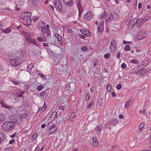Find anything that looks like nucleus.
<instances>
[{"label":"nucleus","mask_w":151,"mask_h":151,"mask_svg":"<svg viewBox=\"0 0 151 151\" xmlns=\"http://www.w3.org/2000/svg\"><path fill=\"white\" fill-rule=\"evenodd\" d=\"M46 92L43 91L40 93V96L42 98H44V96L46 95Z\"/></svg>","instance_id":"e433bc0d"},{"label":"nucleus","mask_w":151,"mask_h":151,"mask_svg":"<svg viewBox=\"0 0 151 151\" xmlns=\"http://www.w3.org/2000/svg\"><path fill=\"white\" fill-rule=\"evenodd\" d=\"M121 67L122 69H124L126 68V65L125 63H123L122 64Z\"/></svg>","instance_id":"6e6d98bb"},{"label":"nucleus","mask_w":151,"mask_h":151,"mask_svg":"<svg viewBox=\"0 0 151 151\" xmlns=\"http://www.w3.org/2000/svg\"><path fill=\"white\" fill-rule=\"evenodd\" d=\"M15 2L17 6H21L24 4V0H15Z\"/></svg>","instance_id":"ddd939ff"},{"label":"nucleus","mask_w":151,"mask_h":151,"mask_svg":"<svg viewBox=\"0 0 151 151\" xmlns=\"http://www.w3.org/2000/svg\"><path fill=\"white\" fill-rule=\"evenodd\" d=\"M13 84L15 85H17L19 83V82L17 81H14L12 82Z\"/></svg>","instance_id":"774afa93"},{"label":"nucleus","mask_w":151,"mask_h":151,"mask_svg":"<svg viewBox=\"0 0 151 151\" xmlns=\"http://www.w3.org/2000/svg\"><path fill=\"white\" fill-rule=\"evenodd\" d=\"M37 136V134H35L33 136H32L33 139H35L36 138Z\"/></svg>","instance_id":"052dcab7"},{"label":"nucleus","mask_w":151,"mask_h":151,"mask_svg":"<svg viewBox=\"0 0 151 151\" xmlns=\"http://www.w3.org/2000/svg\"><path fill=\"white\" fill-rule=\"evenodd\" d=\"M110 50L111 52H114L117 47L116 43L115 41H112L110 44Z\"/></svg>","instance_id":"0eeeda50"},{"label":"nucleus","mask_w":151,"mask_h":151,"mask_svg":"<svg viewBox=\"0 0 151 151\" xmlns=\"http://www.w3.org/2000/svg\"><path fill=\"white\" fill-rule=\"evenodd\" d=\"M26 41L29 40L31 37V33L28 32H27V33L24 36Z\"/></svg>","instance_id":"aec40b11"},{"label":"nucleus","mask_w":151,"mask_h":151,"mask_svg":"<svg viewBox=\"0 0 151 151\" xmlns=\"http://www.w3.org/2000/svg\"><path fill=\"white\" fill-rule=\"evenodd\" d=\"M15 125L14 123L12 121L6 122L2 124V129L4 131L8 132L13 129Z\"/></svg>","instance_id":"f257e3e1"},{"label":"nucleus","mask_w":151,"mask_h":151,"mask_svg":"<svg viewBox=\"0 0 151 151\" xmlns=\"http://www.w3.org/2000/svg\"><path fill=\"white\" fill-rule=\"evenodd\" d=\"M144 125V124L143 123H142L139 126V131L140 132L141 131Z\"/></svg>","instance_id":"ea45409f"},{"label":"nucleus","mask_w":151,"mask_h":151,"mask_svg":"<svg viewBox=\"0 0 151 151\" xmlns=\"http://www.w3.org/2000/svg\"><path fill=\"white\" fill-rule=\"evenodd\" d=\"M42 32L47 36H49L50 34V32L48 29H46L45 27L42 26L41 27Z\"/></svg>","instance_id":"6e6552de"},{"label":"nucleus","mask_w":151,"mask_h":151,"mask_svg":"<svg viewBox=\"0 0 151 151\" xmlns=\"http://www.w3.org/2000/svg\"><path fill=\"white\" fill-rule=\"evenodd\" d=\"M141 18L139 19L138 20H137L136 24L137 27H140L143 24V22L142 21Z\"/></svg>","instance_id":"2eb2a0df"},{"label":"nucleus","mask_w":151,"mask_h":151,"mask_svg":"<svg viewBox=\"0 0 151 151\" xmlns=\"http://www.w3.org/2000/svg\"><path fill=\"white\" fill-rule=\"evenodd\" d=\"M76 88V86L75 84L74 83H72L70 85V90L73 91Z\"/></svg>","instance_id":"7c9ffc66"},{"label":"nucleus","mask_w":151,"mask_h":151,"mask_svg":"<svg viewBox=\"0 0 151 151\" xmlns=\"http://www.w3.org/2000/svg\"><path fill=\"white\" fill-rule=\"evenodd\" d=\"M93 102L91 101L90 103L87 106V107L88 108H90L93 104Z\"/></svg>","instance_id":"4d7b16f0"},{"label":"nucleus","mask_w":151,"mask_h":151,"mask_svg":"<svg viewBox=\"0 0 151 151\" xmlns=\"http://www.w3.org/2000/svg\"><path fill=\"white\" fill-rule=\"evenodd\" d=\"M15 142V140L14 139H11L9 142V143L10 144H12L14 143Z\"/></svg>","instance_id":"0e129e2a"},{"label":"nucleus","mask_w":151,"mask_h":151,"mask_svg":"<svg viewBox=\"0 0 151 151\" xmlns=\"http://www.w3.org/2000/svg\"><path fill=\"white\" fill-rule=\"evenodd\" d=\"M37 40L40 42H42L43 41V39L41 37H37Z\"/></svg>","instance_id":"e2e57ef3"},{"label":"nucleus","mask_w":151,"mask_h":151,"mask_svg":"<svg viewBox=\"0 0 151 151\" xmlns=\"http://www.w3.org/2000/svg\"><path fill=\"white\" fill-rule=\"evenodd\" d=\"M120 52H117V54L116 55V58H117L118 59H119V58H120Z\"/></svg>","instance_id":"bf43d9fd"},{"label":"nucleus","mask_w":151,"mask_h":151,"mask_svg":"<svg viewBox=\"0 0 151 151\" xmlns=\"http://www.w3.org/2000/svg\"><path fill=\"white\" fill-rule=\"evenodd\" d=\"M149 19V17L147 16H145L143 19L141 18V19L142 20V21L143 23L148 21Z\"/></svg>","instance_id":"473e14b6"},{"label":"nucleus","mask_w":151,"mask_h":151,"mask_svg":"<svg viewBox=\"0 0 151 151\" xmlns=\"http://www.w3.org/2000/svg\"><path fill=\"white\" fill-rule=\"evenodd\" d=\"M37 75L38 76H40V77L42 78H43V79L45 80V79L46 78V77L45 76V75H43V74H42V73H38Z\"/></svg>","instance_id":"79ce46f5"},{"label":"nucleus","mask_w":151,"mask_h":151,"mask_svg":"<svg viewBox=\"0 0 151 151\" xmlns=\"http://www.w3.org/2000/svg\"><path fill=\"white\" fill-rule=\"evenodd\" d=\"M29 115V114H28L25 113L24 114H21L19 116L22 119H27L28 118V116Z\"/></svg>","instance_id":"6ab92c4d"},{"label":"nucleus","mask_w":151,"mask_h":151,"mask_svg":"<svg viewBox=\"0 0 151 151\" xmlns=\"http://www.w3.org/2000/svg\"><path fill=\"white\" fill-rule=\"evenodd\" d=\"M5 138V134L3 132H0V139H2L3 138V139L4 140Z\"/></svg>","instance_id":"cd10ccee"},{"label":"nucleus","mask_w":151,"mask_h":151,"mask_svg":"<svg viewBox=\"0 0 151 151\" xmlns=\"http://www.w3.org/2000/svg\"><path fill=\"white\" fill-rule=\"evenodd\" d=\"M114 18V16L113 15L110 14L109 15L107 16L106 20L109 21L110 20H112Z\"/></svg>","instance_id":"bb28decb"},{"label":"nucleus","mask_w":151,"mask_h":151,"mask_svg":"<svg viewBox=\"0 0 151 151\" xmlns=\"http://www.w3.org/2000/svg\"><path fill=\"white\" fill-rule=\"evenodd\" d=\"M11 29L9 28H6L5 30H3L2 31L3 32L5 33V34H7L11 32Z\"/></svg>","instance_id":"c85d7f7f"},{"label":"nucleus","mask_w":151,"mask_h":151,"mask_svg":"<svg viewBox=\"0 0 151 151\" xmlns=\"http://www.w3.org/2000/svg\"><path fill=\"white\" fill-rule=\"evenodd\" d=\"M111 84H109L108 85L107 87V91L109 92L111 91Z\"/></svg>","instance_id":"a19ab883"},{"label":"nucleus","mask_w":151,"mask_h":151,"mask_svg":"<svg viewBox=\"0 0 151 151\" xmlns=\"http://www.w3.org/2000/svg\"><path fill=\"white\" fill-rule=\"evenodd\" d=\"M131 101H128L126 102L125 104V106L126 108H128L129 107V104L131 103Z\"/></svg>","instance_id":"72a5a7b5"},{"label":"nucleus","mask_w":151,"mask_h":151,"mask_svg":"<svg viewBox=\"0 0 151 151\" xmlns=\"http://www.w3.org/2000/svg\"><path fill=\"white\" fill-rule=\"evenodd\" d=\"M57 114L58 113L56 111H54L53 112L51 116V118L52 119L51 120H54L56 118Z\"/></svg>","instance_id":"f3484780"},{"label":"nucleus","mask_w":151,"mask_h":151,"mask_svg":"<svg viewBox=\"0 0 151 151\" xmlns=\"http://www.w3.org/2000/svg\"><path fill=\"white\" fill-rule=\"evenodd\" d=\"M33 66L34 64L33 63H31L28 66L27 68L29 70H31L33 68Z\"/></svg>","instance_id":"c9c22d12"},{"label":"nucleus","mask_w":151,"mask_h":151,"mask_svg":"<svg viewBox=\"0 0 151 151\" xmlns=\"http://www.w3.org/2000/svg\"><path fill=\"white\" fill-rule=\"evenodd\" d=\"M70 85L67 84L65 86V89L67 90H68L70 89Z\"/></svg>","instance_id":"13d9d810"},{"label":"nucleus","mask_w":151,"mask_h":151,"mask_svg":"<svg viewBox=\"0 0 151 151\" xmlns=\"http://www.w3.org/2000/svg\"><path fill=\"white\" fill-rule=\"evenodd\" d=\"M43 88L44 87L42 85H40L37 87V89L38 91H40L43 89Z\"/></svg>","instance_id":"f704fd0d"},{"label":"nucleus","mask_w":151,"mask_h":151,"mask_svg":"<svg viewBox=\"0 0 151 151\" xmlns=\"http://www.w3.org/2000/svg\"><path fill=\"white\" fill-rule=\"evenodd\" d=\"M110 54L109 53H107L104 55V57L105 58L107 59L109 58Z\"/></svg>","instance_id":"09e8293b"},{"label":"nucleus","mask_w":151,"mask_h":151,"mask_svg":"<svg viewBox=\"0 0 151 151\" xmlns=\"http://www.w3.org/2000/svg\"><path fill=\"white\" fill-rule=\"evenodd\" d=\"M50 43L53 45H55L57 44L56 39V37H52L49 40Z\"/></svg>","instance_id":"4468645a"},{"label":"nucleus","mask_w":151,"mask_h":151,"mask_svg":"<svg viewBox=\"0 0 151 151\" xmlns=\"http://www.w3.org/2000/svg\"><path fill=\"white\" fill-rule=\"evenodd\" d=\"M105 14V12H104V14H102V15H101V16H100V17H99V18L100 19H102L105 18H106L107 16V15H106Z\"/></svg>","instance_id":"4c0bfd02"},{"label":"nucleus","mask_w":151,"mask_h":151,"mask_svg":"<svg viewBox=\"0 0 151 151\" xmlns=\"http://www.w3.org/2000/svg\"><path fill=\"white\" fill-rule=\"evenodd\" d=\"M1 106L6 109H7L10 110L11 108V107L10 106H8L5 104L4 101L2 100H1L0 102Z\"/></svg>","instance_id":"9d476101"},{"label":"nucleus","mask_w":151,"mask_h":151,"mask_svg":"<svg viewBox=\"0 0 151 151\" xmlns=\"http://www.w3.org/2000/svg\"><path fill=\"white\" fill-rule=\"evenodd\" d=\"M97 29L99 32H101L104 30V27L102 26H99L98 27Z\"/></svg>","instance_id":"c756f323"},{"label":"nucleus","mask_w":151,"mask_h":151,"mask_svg":"<svg viewBox=\"0 0 151 151\" xmlns=\"http://www.w3.org/2000/svg\"><path fill=\"white\" fill-rule=\"evenodd\" d=\"M102 129V127L100 125L98 126L97 127V131L98 132H100L101 130Z\"/></svg>","instance_id":"5fc2aeb1"},{"label":"nucleus","mask_w":151,"mask_h":151,"mask_svg":"<svg viewBox=\"0 0 151 151\" xmlns=\"http://www.w3.org/2000/svg\"><path fill=\"white\" fill-rule=\"evenodd\" d=\"M81 32L82 34L85 35H87L88 33V31L85 29H81Z\"/></svg>","instance_id":"b1692460"},{"label":"nucleus","mask_w":151,"mask_h":151,"mask_svg":"<svg viewBox=\"0 0 151 151\" xmlns=\"http://www.w3.org/2000/svg\"><path fill=\"white\" fill-rule=\"evenodd\" d=\"M93 145L94 147H97L99 145L98 141L95 137L93 138Z\"/></svg>","instance_id":"a211bd4d"},{"label":"nucleus","mask_w":151,"mask_h":151,"mask_svg":"<svg viewBox=\"0 0 151 151\" xmlns=\"http://www.w3.org/2000/svg\"><path fill=\"white\" fill-rule=\"evenodd\" d=\"M146 111L145 109H143L142 111L141 110L139 111L140 113H141L144 115L146 114Z\"/></svg>","instance_id":"8fccbe9b"},{"label":"nucleus","mask_w":151,"mask_h":151,"mask_svg":"<svg viewBox=\"0 0 151 151\" xmlns=\"http://www.w3.org/2000/svg\"><path fill=\"white\" fill-rule=\"evenodd\" d=\"M122 87V85L120 84H119L117 85L116 88L117 89L120 90Z\"/></svg>","instance_id":"864d4df0"},{"label":"nucleus","mask_w":151,"mask_h":151,"mask_svg":"<svg viewBox=\"0 0 151 151\" xmlns=\"http://www.w3.org/2000/svg\"><path fill=\"white\" fill-rule=\"evenodd\" d=\"M23 121V120L21 119L19 115L15 116H14L13 119H12V122L16 123L17 124H21Z\"/></svg>","instance_id":"20e7f679"},{"label":"nucleus","mask_w":151,"mask_h":151,"mask_svg":"<svg viewBox=\"0 0 151 151\" xmlns=\"http://www.w3.org/2000/svg\"><path fill=\"white\" fill-rule=\"evenodd\" d=\"M10 62L12 65L14 67H16L20 64V63L21 62V60L20 58L18 56L14 59H10Z\"/></svg>","instance_id":"f03ea898"},{"label":"nucleus","mask_w":151,"mask_h":151,"mask_svg":"<svg viewBox=\"0 0 151 151\" xmlns=\"http://www.w3.org/2000/svg\"><path fill=\"white\" fill-rule=\"evenodd\" d=\"M57 129V128L55 126H54L51 128H49V132L50 133H52L54 132Z\"/></svg>","instance_id":"412c9836"},{"label":"nucleus","mask_w":151,"mask_h":151,"mask_svg":"<svg viewBox=\"0 0 151 151\" xmlns=\"http://www.w3.org/2000/svg\"><path fill=\"white\" fill-rule=\"evenodd\" d=\"M64 3L68 6H71L73 4L72 0H63Z\"/></svg>","instance_id":"f8f14e48"},{"label":"nucleus","mask_w":151,"mask_h":151,"mask_svg":"<svg viewBox=\"0 0 151 151\" xmlns=\"http://www.w3.org/2000/svg\"><path fill=\"white\" fill-rule=\"evenodd\" d=\"M147 73V70L143 68L141 69L139 71L137 72L136 73L137 74L139 75H144L145 74Z\"/></svg>","instance_id":"9b49d317"},{"label":"nucleus","mask_w":151,"mask_h":151,"mask_svg":"<svg viewBox=\"0 0 151 151\" xmlns=\"http://www.w3.org/2000/svg\"><path fill=\"white\" fill-rule=\"evenodd\" d=\"M5 118V115L2 113H0V122L4 121Z\"/></svg>","instance_id":"393cba45"},{"label":"nucleus","mask_w":151,"mask_h":151,"mask_svg":"<svg viewBox=\"0 0 151 151\" xmlns=\"http://www.w3.org/2000/svg\"><path fill=\"white\" fill-rule=\"evenodd\" d=\"M53 2L54 5L57 10L59 12H61L62 8L61 1L60 0H54Z\"/></svg>","instance_id":"7ed1b4c3"},{"label":"nucleus","mask_w":151,"mask_h":151,"mask_svg":"<svg viewBox=\"0 0 151 151\" xmlns=\"http://www.w3.org/2000/svg\"><path fill=\"white\" fill-rule=\"evenodd\" d=\"M137 22V19L136 18L132 19L129 22L128 26L129 27L132 28L136 24Z\"/></svg>","instance_id":"1a4fd4ad"},{"label":"nucleus","mask_w":151,"mask_h":151,"mask_svg":"<svg viewBox=\"0 0 151 151\" xmlns=\"http://www.w3.org/2000/svg\"><path fill=\"white\" fill-rule=\"evenodd\" d=\"M40 1V0H32L31 3L34 5L37 6Z\"/></svg>","instance_id":"4be33fe9"},{"label":"nucleus","mask_w":151,"mask_h":151,"mask_svg":"<svg viewBox=\"0 0 151 151\" xmlns=\"http://www.w3.org/2000/svg\"><path fill=\"white\" fill-rule=\"evenodd\" d=\"M89 93H87L86 94V100L87 101H88V100H89Z\"/></svg>","instance_id":"338daca9"},{"label":"nucleus","mask_w":151,"mask_h":151,"mask_svg":"<svg viewBox=\"0 0 151 151\" xmlns=\"http://www.w3.org/2000/svg\"><path fill=\"white\" fill-rule=\"evenodd\" d=\"M131 62L132 63L138 64V61L137 60L132 59L131 60Z\"/></svg>","instance_id":"37998d69"},{"label":"nucleus","mask_w":151,"mask_h":151,"mask_svg":"<svg viewBox=\"0 0 151 151\" xmlns=\"http://www.w3.org/2000/svg\"><path fill=\"white\" fill-rule=\"evenodd\" d=\"M67 31L68 32L70 33H73V31L70 29H68Z\"/></svg>","instance_id":"69168bd1"},{"label":"nucleus","mask_w":151,"mask_h":151,"mask_svg":"<svg viewBox=\"0 0 151 151\" xmlns=\"http://www.w3.org/2000/svg\"><path fill=\"white\" fill-rule=\"evenodd\" d=\"M55 126L54 123L52 122H49L47 125V127H48V129H49V128H52V127Z\"/></svg>","instance_id":"a878e982"},{"label":"nucleus","mask_w":151,"mask_h":151,"mask_svg":"<svg viewBox=\"0 0 151 151\" xmlns=\"http://www.w3.org/2000/svg\"><path fill=\"white\" fill-rule=\"evenodd\" d=\"M26 21V22L29 23H30L32 22V20L30 17H28V18H27Z\"/></svg>","instance_id":"a18cd8bd"},{"label":"nucleus","mask_w":151,"mask_h":151,"mask_svg":"<svg viewBox=\"0 0 151 151\" xmlns=\"http://www.w3.org/2000/svg\"><path fill=\"white\" fill-rule=\"evenodd\" d=\"M25 93V91H21V93H19V95L17 96V97L21 98L22 97V95Z\"/></svg>","instance_id":"c03bdc74"},{"label":"nucleus","mask_w":151,"mask_h":151,"mask_svg":"<svg viewBox=\"0 0 151 151\" xmlns=\"http://www.w3.org/2000/svg\"><path fill=\"white\" fill-rule=\"evenodd\" d=\"M55 37H56V39L57 38L58 40L61 41L62 40V36L58 33H55Z\"/></svg>","instance_id":"5701e85b"},{"label":"nucleus","mask_w":151,"mask_h":151,"mask_svg":"<svg viewBox=\"0 0 151 151\" xmlns=\"http://www.w3.org/2000/svg\"><path fill=\"white\" fill-rule=\"evenodd\" d=\"M93 17V15L92 13L90 12H88L84 14L83 18L86 21H88L91 19Z\"/></svg>","instance_id":"39448f33"},{"label":"nucleus","mask_w":151,"mask_h":151,"mask_svg":"<svg viewBox=\"0 0 151 151\" xmlns=\"http://www.w3.org/2000/svg\"><path fill=\"white\" fill-rule=\"evenodd\" d=\"M33 21L35 22H37V21L39 19V17H33Z\"/></svg>","instance_id":"3c124183"},{"label":"nucleus","mask_w":151,"mask_h":151,"mask_svg":"<svg viewBox=\"0 0 151 151\" xmlns=\"http://www.w3.org/2000/svg\"><path fill=\"white\" fill-rule=\"evenodd\" d=\"M130 47L129 45H127L124 47V50L126 51H129L130 50Z\"/></svg>","instance_id":"de8ad7c7"},{"label":"nucleus","mask_w":151,"mask_h":151,"mask_svg":"<svg viewBox=\"0 0 151 151\" xmlns=\"http://www.w3.org/2000/svg\"><path fill=\"white\" fill-rule=\"evenodd\" d=\"M77 6L78 8V9H79L83 7L81 6V1H78L77 3Z\"/></svg>","instance_id":"58836bf2"},{"label":"nucleus","mask_w":151,"mask_h":151,"mask_svg":"<svg viewBox=\"0 0 151 151\" xmlns=\"http://www.w3.org/2000/svg\"><path fill=\"white\" fill-rule=\"evenodd\" d=\"M123 43L124 44H130L131 43V42L129 41V42H127V41H126L125 40H124L123 41Z\"/></svg>","instance_id":"680f3d73"},{"label":"nucleus","mask_w":151,"mask_h":151,"mask_svg":"<svg viewBox=\"0 0 151 151\" xmlns=\"http://www.w3.org/2000/svg\"><path fill=\"white\" fill-rule=\"evenodd\" d=\"M32 43L34 45H35L38 46V44H37V41L35 39H33Z\"/></svg>","instance_id":"603ef678"},{"label":"nucleus","mask_w":151,"mask_h":151,"mask_svg":"<svg viewBox=\"0 0 151 151\" xmlns=\"http://www.w3.org/2000/svg\"><path fill=\"white\" fill-rule=\"evenodd\" d=\"M111 123L114 126H115L119 122L118 120L117 119H114L111 122Z\"/></svg>","instance_id":"2f4dec72"},{"label":"nucleus","mask_w":151,"mask_h":151,"mask_svg":"<svg viewBox=\"0 0 151 151\" xmlns=\"http://www.w3.org/2000/svg\"><path fill=\"white\" fill-rule=\"evenodd\" d=\"M33 39H32L31 37L29 40H27L26 42H27V43H29V45H30V44L32 43Z\"/></svg>","instance_id":"49530a36"},{"label":"nucleus","mask_w":151,"mask_h":151,"mask_svg":"<svg viewBox=\"0 0 151 151\" xmlns=\"http://www.w3.org/2000/svg\"><path fill=\"white\" fill-rule=\"evenodd\" d=\"M146 36V34L144 30L139 31L137 34V37L139 40L144 38Z\"/></svg>","instance_id":"423d86ee"},{"label":"nucleus","mask_w":151,"mask_h":151,"mask_svg":"<svg viewBox=\"0 0 151 151\" xmlns=\"http://www.w3.org/2000/svg\"><path fill=\"white\" fill-rule=\"evenodd\" d=\"M31 15V13L30 12H23V13L22 14V16L23 17H29Z\"/></svg>","instance_id":"dca6fc26"}]
</instances>
